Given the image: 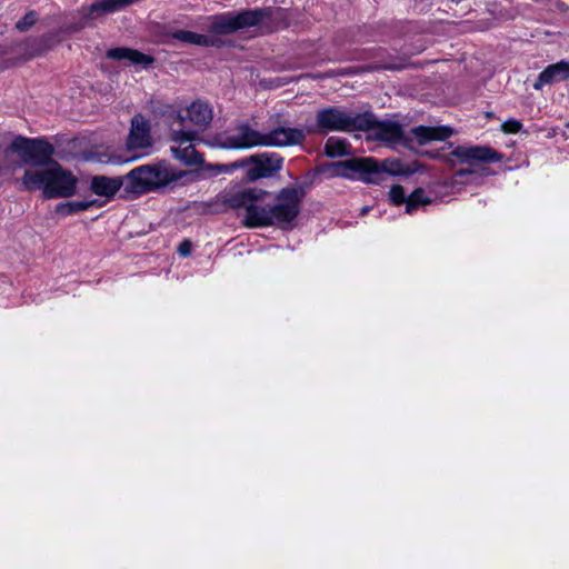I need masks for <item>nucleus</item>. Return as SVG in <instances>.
Masks as SVG:
<instances>
[{"label": "nucleus", "instance_id": "nucleus-2", "mask_svg": "<svg viewBox=\"0 0 569 569\" xmlns=\"http://www.w3.org/2000/svg\"><path fill=\"white\" fill-rule=\"evenodd\" d=\"M300 212V197L297 189H282L273 204L263 203L261 200H254L248 208L243 217L244 226L249 228H260L278 226L286 228L298 217Z\"/></svg>", "mask_w": 569, "mask_h": 569}, {"label": "nucleus", "instance_id": "nucleus-29", "mask_svg": "<svg viewBox=\"0 0 569 569\" xmlns=\"http://www.w3.org/2000/svg\"><path fill=\"white\" fill-rule=\"evenodd\" d=\"M178 252L182 257H187L191 252V242L188 240L182 241L178 247Z\"/></svg>", "mask_w": 569, "mask_h": 569}, {"label": "nucleus", "instance_id": "nucleus-14", "mask_svg": "<svg viewBox=\"0 0 569 569\" xmlns=\"http://www.w3.org/2000/svg\"><path fill=\"white\" fill-rule=\"evenodd\" d=\"M307 129L279 126L268 132H263L262 147H289L300 144L306 139Z\"/></svg>", "mask_w": 569, "mask_h": 569}, {"label": "nucleus", "instance_id": "nucleus-22", "mask_svg": "<svg viewBox=\"0 0 569 569\" xmlns=\"http://www.w3.org/2000/svg\"><path fill=\"white\" fill-rule=\"evenodd\" d=\"M107 58L113 60H128L132 64L148 67L153 63V57L129 48H112L106 53Z\"/></svg>", "mask_w": 569, "mask_h": 569}, {"label": "nucleus", "instance_id": "nucleus-10", "mask_svg": "<svg viewBox=\"0 0 569 569\" xmlns=\"http://www.w3.org/2000/svg\"><path fill=\"white\" fill-rule=\"evenodd\" d=\"M503 156L491 147L487 146H458L445 156L447 162L452 166L466 163L475 166L478 163H493L501 161Z\"/></svg>", "mask_w": 569, "mask_h": 569}, {"label": "nucleus", "instance_id": "nucleus-18", "mask_svg": "<svg viewBox=\"0 0 569 569\" xmlns=\"http://www.w3.org/2000/svg\"><path fill=\"white\" fill-rule=\"evenodd\" d=\"M183 112L187 118V127L193 124L204 129L213 118L212 108L202 100L193 101Z\"/></svg>", "mask_w": 569, "mask_h": 569}, {"label": "nucleus", "instance_id": "nucleus-9", "mask_svg": "<svg viewBox=\"0 0 569 569\" xmlns=\"http://www.w3.org/2000/svg\"><path fill=\"white\" fill-rule=\"evenodd\" d=\"M157 113L162 122L169 128V137L171 141H180L182 143L193 142L198 140V134L190 127H187V118L182 109L171 104H164L158 108Z\"/></svg>", "mask_w": 569, "mask_h": 569}, {"label": "nucleus", "instance_id": "nucleus-26", "mask_svg": "<svg viewBox=\"0 0 569 569\" xmlns=\"http://www.w3.org/2000/svg\"><path fill=\"white\" fill-rule=\"evenodd\" d=\"M24 59H31L40 56L46 51V42L42 38H34L28 40L26 43Z\"/></svg>", "mask_w": 569, "mask_h": 569}, {"label": "nucleus", "instance_id": "nucleus-4", "mask_svg": "<svg viewBox=\"0 0 569 569\" xmlns=\"http://www.w3.org/2000/svg\"><path fill=\"white\" fill-rule=\"evenodd\" d=\"M184 176V171L174 169L166 161L142 164L124 176V191L133 197H139L168 187Z\"/></svg>", "mask_w": 569, "mask_h": 569}, {"label": "nucleus", "instance_id": "nucleus-6", "mask_svg": "<svg viewBox=\"0 0 569 569\" xmlns=\"http://www.w3.org/2000/svg\"><path fill=\"white\" fill-rule=\"evenodd\" d=\"M371 112H353L338 107L319 110L316 123L307 128L308 133H328L331 131H359L369 127Z\"/></svg>", "mask_w": 569, "mask_h": 569}, {"label": "nucleus", "instance_id": "nucleus-25", "mask_svg": "<svg viewBox=\"0 0 569 569\" xmlns=\"http://www.w3.org/2000/svg\"><path fill=\"white\" fill-rule=\"evenodd\" d=\"M325 153L330 158L349 154V144L345 139L330 137L325 144Z\"/></svg>", "mask_w": 569, "mask_h": 569}, {"label": "nucleus", "instance_id": "nucleus-12", "mask_svg": "<svg viewBox=\"0 0 569 569\" xmlns=\"http://www.w3.org/2000/svg\"><path fill=\"white\" fill-rule=\"evenodd\" d=\"M283 164V159L274 152H263L250 156L248 159L238 163V167L249 166L246 177L249 181H256L261 178H269L278 173Z\"/></svg>", "mask_w": 569, "mask_h": 569}, {"label": "nucleus", "instance_id": "nucleus-17", "mask_svg": "<svg viewBox=\"0 0 569 569\" xmlns=\"http://www.w3.org/2000/svg\"><path fill=\"white\" fill-rule=\"evenodd\" d=\"M569 79V62L561 60L557 63L548 66L542 70L533 83L536 90H541L545 86Z\"/></svg>", "mask_w": 569, "mask_h": 569}, {"label": "nucleus", "instance_id": "nucleus-20", "mask_svg": "<svg viewBox=\"0 0 569 569\" xmlns=\"http://www.w3.org/2000/svg\"><path fill=\"white\" fill-rule=\"evenodd\" d=\"M126 183L124 177H106L94 176L90 182V190L100 197H104L108 200L111 199Z\"/></svg>", "mask_w": 569, "mask_h": 569}, {"label": "nucleus", "instance_id": "nucleus-21", "mask_svg": "<svg viewBox=\"0 0 569 569\" xmlns=\"http://www.w3.org/2000/svg\"><path fill=\"white\" fill-rule=\"evenodd\" d=\"M410 133L418 141L419 144H426L432 140H445L449 138L453 130L450 127H427L418 126L411 129Z\"/></svg>", "mask_w": 569, "mask_h": 569}, {"label": "nucleus", "instance_id": "nucleus-19", "mask_svg": "<svg viewBox=\"0 0 569 569\" xmlns=\"http://www.w3.org/2000/svg\"><path fill=\"white\" fill-rule=\"evenodd\" d=\"M267 192L257 188H246L223 197L226 204L233 209L243 208L246 212L252 206L254 200H261Z\"/></svg>", "mask_w": 569, "mask_h": 569}, {"label": "nucleus", "instance_id": "nucleus-1", "mask_svg": "<svg viewBox=\"0 0 569 569\" xmlns=\"http://www.w3.org/2000/svg\"><path fill=\"white\" fill-rule=\"evenodd\" d=\"M283 18L284 11L281 8H257L199 17V23L194 27H201L212 34H231L256 26L271 32L281 27Z\"/></svg>", "mask_w": 569, "mask_h": 569}, {"label": "nucleus", "instance_id": "nucleus-24", "mask_svg": "<svg viewBox=\"0 0 569 569\" xmlns=\"http://www.w3.org/2000/svg\"><path fill=\"white\" fill-rule=\"evenodd\" d=\"M93 206L100 207L101 203L96 199L68 201V202L59 203L57 206L56 211H57V213H59L61 216H70V214L86 211Z\"/></svg>", "mask_w": 569, "mask_h": 569}, {"label": "nucleus", "instance_id": "nucleus-23", "mask_svg": "<svg viewBox=\"0 0 569 569\" xmlns=\"http://www.w3.org/2000/svg\"><path fill=\"white\" fill-rule=\"evenodd\" d=\"M177 146L170 148L172 156L186 166H197L203 163V157L194 148V142L182 143L173 141Z\"/></svg>", "mask_w": 569, "mask_h": 569}, {"label": "nucleus", "instance_id": "nucleus-8", "mask_svg": "<svg viewBox=\"0 0 569 569\" xmlns=\"http://www.w3.org/2000/svg\"><path fill=\"white\" fill-rule=\"evenodd\" d=\"M127 151L132 152L133 156L127 159H113V163L130 162L149 154L152 148V137L150 122L142 114H136L131 119L129 134L126 140Z\"/></svg>", "mask_w": 569, "mask_h": 569}, {"label": "nucleus", "instance_id": "nucleus-11", "mask_svg": "<svg viewBox=\"0 0 569 569\" xmlns=\"http://www.w3.org/2000/svg\"><path fill=\"white\" fill-rule=\"evenodd\" d=\"M263 132L253 129L248 123H240L217 137L218 146L223 149H250L262 147Z\"/></svg>", "mask_w": 569, "mask_h": 569}, {"label": "nucleus", "instance_id": "nucleus-13", "mask_svg": "<svg viewBox=\"0 0 569 569\" xmlns=\"http://www.w3.org/2000/svg\"><path fill=\"white\" fill-rule=\"evenodd\" d=\"M363 131H369V137L390 144H406L409 140L405 136V131L396 121L378 120L373 113H371V121L368 128Z\"/></svg>", "mask_w": 569, "mask_h": 569}, {"label": "nucleus", "instance_id": "nucleus-27", "mask_svg": "<svg viewBox=\"0 0 569 569\" xmlns=\"http://www.w3.org/2000/svg\"><path fill=\"white\" fill-rule=\"evenodd\" d=\"M38 20V14L36 11L31 10L27 12L17 23L16 28L21 31H28Z\"/></svg>", "mask_w": 569, "mask_h": 569}, {"label": "nucleus", "instance_id": "nucleus-15", "mask_svg": "<svg viewBox=\"0 0 569 569\" xmlns=\"http://www.w3.org/2000/svg\"><path fill=\"white\" fill-rule=\"evenodd\" d=\"M389 198L395 206L405 203L406 212L409 214L415 212L419 207L429 204L432 201L431 198L421 188L416 189L411 194L407 197L405 189L399 184L391 187L389 191Z\"/></svg>", "mask_w": 569, "mask_h": 569}, {"label": "nucleus", "instance_id": "nucleus-3", "mask_svg": "<svg viewBox=\"0 0 569 569\" xmlns=\"http://www.w3.org/2000/svg\"><path fill=\"white\" fill-rule=\"evenodd\" d=\"M77 178L57 161L44 169H29L21 178L27 191L41 190L44 198H68L74 194Z\"/></svg>", "mask_w": 569, "mask_h": 569}, {"label": "nucleus", "instance_id": "nucleus-31", "mask_svg": "<svg viewBox=\"0 0 569 569\" xmlns=\"http://www.w3.org/2000/svg\"><path fill=\"white\" fill-rule=\"evenodd\" d=\"M368 210H369V208H368V207L363 208V209H362V213H367V211H368Z\"/></svg>", "mask_w": 569, "mask_h": 569}, {"label": "nucleus", "instance_id": "nucleus-28", "mask_svg": "<svg viewBox=\"0 0 569 569\" xmlns=\"http://www.w3.org/2000/svg\"><path fill=\"white\" fill-rule=\"evenodd\" d=\"M522 124L518 120L508 119L502 123V129L505 132L517 133L521 130Z\"/></svg>", "mask_w": 569, "mask_h": 569}, {"label": "nucleus", "instance_id": "nucleus-5", "mask_svg": "<svg viewBox=\"0 0 569 569\" xmlns=\"http://www.w3.org/2000/svg\"><path fill=\"white\" fill-rule=\"evenodd\" d=\"M331 172L337 177L359 179L367 183H379L385 174L407 173L398 159H386L379 162L373 158H352L338 161L331 166Z\"/></svg>", "mask_w": 569, "mask_h": 569}, {"label": "nucleus", "instance_id": "nucleus-7", "mask_svg": "<svg viewBox=\"0 0 569 569\" xmlns=\"http://www.w3.org/2000/svg\"><path fill=\"white\" fill-rule=\"evenodd\" d=\"M10 150L17 153L21 161L33 167L47 168L56 162L52 157L54 147L44 138H26L17 136L10 143Z\"/></svg>", "mask_w": 569, "mask_h": 569}, {"label": "nucleus", "instance_id": "nucleus-30", "mask_svg": "<svg viewBox=\"0 0 569 569\" xmlns=\"http://www.w3.org/2000/svg\"><path fill=\"white\" fill-rule=\"evenodd\" d=\"M473 172L471 170L461 169L456 172V177H465V176H471Z\"/></svg>", "mask_w": 569, "mask_h": 569}, {"label": "nucleus", "instance_id": "nucleus-16", "mask_svg": "<svg viewBox=\"0 0 569 569\" xmlns=\"http://www.w3.org/2000/svg\"><path fill=\"white\" fill-rule=\"evenodd\" d=\"M164 37L167 38L164 42L168 44H173V41L199 47H217L219 44V40L212 36L189 30L168 29Z\"/></svg>", "mask_w": 569, "mask_h": 569}]
</instances>
